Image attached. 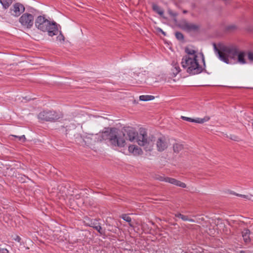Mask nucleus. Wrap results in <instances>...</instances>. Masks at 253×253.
<instances>
[{"label": "nucleus", "mask_w": 253, "mask_h": 253, "mask_svg": "<svg viewBox=\"0 0 253 253\" xmlns=\"http://www.w3.org/2000/svg\"><path fill=\"white\" fill-rule=\"evenodd\" d=\"M123 138L126 140H128L131 142L137 139V142L139 145L143 146L146 151H151L153 149L154 143L151 140L147 139V134L145 131L142 133H140V135L138 136V132L132 127H126L123 130Z\"/></svg>", "instance_id": "1"}, {"label": "nucleus", "mask_w": 253, "mask_h": 253, "mask_svg": "<svg viewBox=\"0 0 253 253\" xmlns=\"http://www.w3.org/2000/svg\"><path fill=\"white\" fill-rule=\"evenodd\" d=\"M214 51L218 58L224 62L230 63L229 58L236 60L239 52L238 48L235 45L226 46L219 45L218 48L215 43H213Z\"/></svg>", "instance_id": "2"}, {"label": "nucleus", "mask_w": 253, "mask_h": 253, "mask_svg": "<svg viewBox=\"0 0 253 253\" xmlns=\"http://www.w3.org/2000/svg\"><path fill=\"white\" fill-rule=\"evenodd\" d=\"M35 25L38 30L43 32H47L50 37L56 35L58 33V24L54 21L48 20L44 15L36 17Z\"/></svg>", "instance_id": "3"}, {"label": "nucleus", "mask_w": 253, "mask_h": 253, "mask_svg": "<svg viewBox=\"0 0 253 253\" xmlns=\"http://www.w3.org/2000/svg\"><path fill=\"white\" fill-rule=\"evenodd\" d=\"M100 140H108L110 144L114 146L124 147L126 144L124 139L121 138L118 133V130L115 128H107L99 135Z\"/></svg>", "instance_id": "4"}, {"label": "nucleus", "mask_w": 253, "mask_h": 253, "mask_svg": "<svg viewBox=\"0 0 253 253\" xmlns=\"http://www.w3.org/2000/svg\"><path fill=\"white\" fill-rule=\"evenodd\" d=\"M182 67L186 69V72L191 75L199 74L203 72L204 69L198 62L196 56H184L181 62Z\"/></svg>", "instance_id": "5"}, {"label": "nucleus", "mask_w": 253, "mask_h": 253, "mask_svg": "<svg viewBox=\"0 0 253 253\" xmlns=\"http://www.w3.org/2000/svg\"><path fill=\"white\" fill-rule=\"evenodd\" d=\"M62 115L60 113L52 110H44L41 111L38 115V118L40 121L43 122H56Z\"/></svg>", "instance_id": "6"}, {"label": "nucleus", "mask_w": 253, "mask_h": 253, "mask_svg": "<svg viewBox=\"0 0 253 253\" xmlns=\"http://www.w3.org/2000/svg\"><path fill=\"white\" fill-rule=\"evenodd\" d=\"M19 22L24 27L27 29H31L34 24V16L32 14L27 12L23 13L19 19Z\"/></svg>", "instance_id": "7"}, {"label": "nucleus", "mask_w": 253, "mask_h": 253, "mask_svg": "<svg viewBox=\"0 0 253 253\" xmlns=\"http://www.w3.org/2000/svg\"><path fill=\"white\" fill-rule=\"evenodd\" d=\"M178 26L180 29L188 32H198L200 28L199 25L189 23L185 19L181 20Z\"/></svg>", "instance_id": "8"}, {"label": "nucleus", "mask_w": 253, "mask_h": 253, "mask_svg": "<svg viewBox=\"0 0 253 253\" xmlns=\"http://www.w3.org/2000/svg\"><path fill=\"white\" fill-rule=\"evenodd\" d=\"M25 10L24 6L20 2L14 3L9 9V13L11 15L18 17Z\"/></svg>", "instance_id": "9"}, {"label": "nucleus", "mask_w": 253, "mask_h": 253, "mask_svg": "<svg viewBox=\"0 0 253 253\" xmlns=\"http://www.w3.org/2000/svg\"><path fill=\"white\" fill-rule=\"evenodd\" d=\"M156 144L158 150L160 152L163 151L168 147L165 139L163 137H160L158 139Z\"/></svg>", "instance_id": "10"}, {"label": "nucleus", "mask_w": 253, "mask_h": 253, "mask_svg": "<svg viewBox=\"0 0 253 253\" xmlns=\"http://www.w3.org/2000/svg\"><path fill=\"white\" fill-rule=\"evenodd\" d=\"M167 182L172 184L176 186H179L182 188H186V184L185 183L182 182L175 178L167 177Z\"/></svg>", "instance_id": "11"}, {"label": "nucleus", "mask_w": 253, "mask_h": 253, "mask_svg": "<svg viewBox=\"0 0 253 253\" xmlns=\"http://www.w3.org/2000/svg\"><path fill=\"white\" fill-rule=\"evenodd\" d=\"M90 226L97 230L101 235L105 234V230L102 229L99 223H98L97 221L91 222Z\"/></svg>", "instance_id": "12"}, {"label": "nucleus", "mask_w": 253, "mask_h": 253, "mask_svg": "<svg viewBox=\"0 0 253 253\" xmlns=\"http://www.w3.org/2000/svg\"><path fill=\"white\" fill-rule=\"evenodd\" d=\"M246 53L243 51L239 50L238 55L237 56V62L240 64H244L246 63L245 57Z\"/></svg>", "instance_id": "13"}, {"label": "nucleus", "mask_w": 253, "mask_h": 253, "mask_svg": "<svg viewBox=\"0 0 253 253\" xmlns=\"http://www.w3.org/2000/svg\"><path fill=\"white\" fill-rule=\"evenodd\" d=\"M250 231L248 229H245L242 231V236L244 239V241L246 243H249L251 241L250 238Z\"/></svg>", "instance_id": "14"}, {"label": "nucleus", "mask_w": 253, "mask_h": 253, "mask_svg": "<svg viewBox=\"0 0 253 253\" xmlns=\"http://www.w3.org/2000/svg\"><path fill=\"white\" fill-rule=\"evenodd\" d=\"M185 52L187 54L185 56H190L192 57H194V56H196V58H197L198 56L196 54L197 51L194 49L189 48L187 47L185 48Z\"/></svg>", "instance_id": "15"}, {"label": "nucleus", "mask_w": 253, "mask_h": 253, "mask_svg": "<svg viewBox=\"0 0 253 253\" xmlns=\"http://www.w3.org/2000/svg\"><path fill=\"white\" fill-rule=\"evenodd\" d=\"M13 0H0V3L4 9H7L12 3Z\"/></svg>", "instance_id": "16"}, {"label": "nucleus", "mask_w": 253, "mask_h": 253, "mask_svg": "<svg viewBox=\"0 0 253 253\" xmlns=\"http://www.w3.org/2000/svg\"><path fill=\"white\" fill-rule=\"evenodd\" d=\"M174 215L175 217L181 218L183 221H189L191 222L194 221L193 219L189 218L188 216L182 214L180 213H176Z\"/></svg>", "instance_id": "17"}, {"label": "nucleus", "mask_w": 253, "mask_h": 253, "mask_svg": "<svg viewBox=\"0 0 253 253\" xmlns=\"http://www.w3.org/2000/svg\"><path fill=\"white\" fill-rule=\"evenodd\" d=\"M123 219L125 220L126 222L128 223L130 227H133V225L131 222V218L126 214H123L120 216Z\"/></svg>", "instance_id": "18"}, {"label": "nucleus", "mask_w": 253, "mask_h": 253, "mask_svg": "<svg viewBox=\"0 0 253 253\" xmlns=\"http://www.w3.org/2000/svg\"><path fill=\"white\" fill-rule=\"evenodd\" d=\"M210 118L209 117L206 116L203 119L197 118L196 119H194V122L199 124H203L204 123L210 120Z\"/></svg>", "instance_id": "19"}, {"label": "nucleus", "mask_w": 253, "mask_h": 253, "mask_svg": "<svg viewBox=\"0 0 253 253\" xmlns=\"http://www.w3.org/2000/svg\"><path fill=\"white\" fill-rule=\"evenodd\" d=\"M154 99V96L152 95H140L139 99L141 101H149Z\"/></svg>", "instance_id": "20"}, {"label": "nucleus", "mask_w": 253, "mask_h": 253, "mask_svg": "<svg viewBox=\"0 0 253 253\" xmlns=\"http://www.w3.org/2000/svg\"><path fill=\"white\" fill-rule=\"evenodd\" d=\"M153 9L154 11L156 12L157 13L160 14L161 16H162L164 14V11L161 9L160 7L156 5V4H153Z\"/></svg>", "instance_id": "21"}, {"label": "nucleus", "mask_w": 253, "mask_h": 253, "mask_svg": "<svg viewBox=\"0 0 253 253\" xmlns=\"http://www.w3.org/2000/svg\"><path fill=\"white\" fill-rule=\"evenodd\" d=\"M173 148L174 152L178 153L183 149V146L181 144L176 143L173 145Z\"/></svg>", "instance_id": "22"}, {"label": "nucleus", "mask_w": 253, "mask_h": 253, "mask_svg": "<svg viewBox=\"0 0 253 253\" xmlns=\"http://www.w3.org/2000/svg\"><path fill=\"white\" fill-rule=\"evenodd\" d=\"M175 36L176 38L178 40L181 41V40H183L184 39V36L181 32H176L175 33Z\"/></svg>", "instance_id": "23"}, {"label": "nucleus", "mask_w": 253, "mask_h": 253, "mask_svg": "<svg viewBox=\"0 0 253 253\" xmlns=\"http://www.w3.org/2000/svg\"><path fill=\"white\" fill-rule=\"evenodd\" d=\"M13 137H14L18 139V141H21L22 142H24L26 141V137L24 135H23L21 136H17V135H12Z\"/></svg>", "instance_id": "24"}, {"label": "nucleus", "mask_w": 253, "mask_h": 253, "mask_svg": "<svg viewBox=\"0 0 253 253\" xmlns=\"http://www.w3.org/2000/svg\"><path fill=\"white\" fill-rule=\"evenodd\" d=\"M57 40L60 42H64L65 37L62 33L61 31H60L59 35L57 37Z\"/></svg>", "instance_id": "25"}, {"label": "nucleus", "mask_w": 253, "mask_h": 253, "mask_svg": "<svg viewBox=\"0 0 253 253\" xmlns=\"http://www.w3.org/2000/svg\"><path fill=\"white\" fill-rule=\"evenodd\" d=\"M174 68L175 69V72H173V74L176 75L180 71V69L178 65H177L176 64L174 65Z\"/></svg>", "instance_id": "26"}, {"label": "nucleus", "mask_w": 253, "mask_h": 253, "mask_svg": "<svg viewBox=\"0 0 253 253\" xmlns=\"http://www.w3.org/2000/svg\"><path fill=\"white\" fill-rule=\"evenodd\" d=\"M236 28H236V26L232 25H229V26H227L226 27V29L227 31H233V30L236 29Z\"/></svg>", "instance_id": "27"}, {"label": "nucleus", "mask_w": 253, "mask_h": 253, "mask_svg": "<svg viewBox=\"0 0 253 253\" xmlns=\"http://www.w3.org/2000/svg\"><path fill=\"white\" fill-rule=\"evenodd\" d=\"M181 119L183 120H185V121H188V122H194V119H192V118H191L184 117V116H181Z\"/></svg>", "instance_id": "28"}, {"label": "nucleus", "mask_w": 253, "mask_h": 253, "mask_svg": "<svg viewBox=\"0 0 253 253\" xmlns=\"http://www.w3.org/2000/svg\"><path fill=\"white\" fill-rule=\"evenodd\" d=\"M248 59L252 62H253V53L249 52L248 53Z\"/></svg>", "instance_id": "29"}, {"label": "nucleus", "mask_w": 253, "mask_h": 253, "mask_svg": "<svg viewBox=\"0 0 253 253\" xmlns=\"http://www.w3.org/2000/svg\"><path fill=\"white\" fill-rule=\"evenodd\" d=\"M135 145H130L129 147H128V151L131 152V153H134V151H135Z\"/></svg>", "instance_id": "30"}, {"label": "nucleus", "mask_w": 253, "mask_h": 253, "mask_svg": "<svg viewBox=\"0 0 253 253\" xmlns=\"http://www.w3.org/2000/svg\"><path fill=\"white\" fill-rule=\"evenodd\" d=\"M135 151H134L133 154H139L140 152H141V150L138 146H135Z\"/></svg>", "instance_id": "31"}, {"label": "nucleus", "mask_w": 253, "mask_h": 253, "mask_svg": "<svg viewBox=\"0 0 253 253\" xmlns=\"http://www.w3.org/2000/svg\"><path fill=\"white\" fill-rule=\"evenodd\" d=\"M157 179L160 181L167 182V177H165L162 176H159L158 177H157Z\"/></svg>", "instance_id": "32"}, {"label": "nucleus", "mask_w": 253, "mask_h": 253, "mask_svg": "<svg viewBox=\"0 0 253 253\" xmlns=\"http://www.w3.org/2000/svg\"><path fill=\"white\" fill-rule=\"evenodd\" d=\"M168 12L171 16L173 17H176L177 15V14L176 13L173 12L170 9H169L168 10Z\"/></svg>", "instance_id": "33"}, {"label": "nucleus", "mask_w": 253, "mask_h": 253, "mask_svg": "<svg viewBox=\"0 0 253 253\" xmlns=\"http://www.w3.org/2000/svg\"><path fill=\"white\" fill-rule=\"evenodd\" d=\"M200 55H201V56L203 62L204 63V65L205 66V61L204 55L203 53H200Z\"/></svg>", "instance_id": "34"}, {"label": "nucleus", "mask_w": 253, "mask_h": 253, "mask_svg": "<svg viewBox=\"0 0 253 253\" xmlns=\"http://www.w3.org/2000/svg\"><path fill=\"white\" fill-rule=\"evenodd\" d=\"M21 238L19 236H16L15 238H14V240L18 242H20L21 241Z\"/></svg>", "instance_id": "35"}, {"label": "nucleus", "mask_w": 253, "mask_h": 253, "mask_svg": "<svg viewBox=\"0 0 253 253\" xmlns=\"http://www.w3.org/2000/svg\"><path fill=\"white\" fill-rule=\"evenodd\" d=\"M0 252L2 253H8V251L6 249H2L0 250Z\"/></svg>", "instance_id": "36"}, {"label": "nucleus", "mask_w": 253, "mask_h": 253, "mask_svg": "<svg viewBox=\"0 0 253 253\" xmlns=\"http://www.w3.org/2000/svg\"><path fill=\"white\" fill-rule=\"evenodd\" d=\"M237 196H240L242 198H248V196L247 195H242V194H236Z\"/></svg>", "instance_id": "37"}, {"label": "nucleus", "mask_w": 253, "mask_h": 253, "mask_svg": "<svg viewBox=\"0 0 253 253\" xmlns=\"http://www.w3.org/2000/svg\"><path fill=\"white\" fill-rule=\"evenodd\" d=\"M75 198L76 199H78L80 198V194H76L75 195Z\"/></svg>", "instance_id": "38"}, {"label": "nucleus", "mask_w": 253, "mask_h": 253, "mask_svg": "<svg viewBox=\"0 0 253 253\" xmlns=\"http://www.w3.org/2000/svg\"><path fill=\"white\" fill-rule=\"evenodd\" d=\"M159 31L161 32L164 35H166V33L161 29L159 28Z\"/></svg>", "instance_id": "39"}, {"label": "nucleus", "mask_w": 253, "mask_h": 253, "mask_svg": "<svg viewBox=\"0 0 253 253\" xmlns=\"http://www.w3.org/2000/svg\"><path fill=\"white\" fill-rule=\"evenodd\" d=\"M188 12V11L186 10H184L183 11V13H184V14H186Z\"/></svg>", "instance_id": "40"}]
</instances>
